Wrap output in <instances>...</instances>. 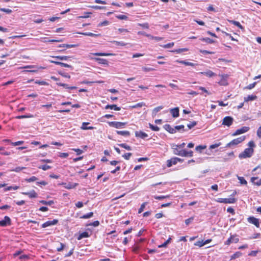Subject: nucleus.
<instances>
[{"mask_svg":"<svg viewBox=\"0 0 261 261\" xmlns=\"http://www.w3.org/2000/svg\"><path fill=\"white\" fill-rule=\"evenodd\" d=\"M173 153L181 156H193L192 151H186L184 149H179L178 148H174Z\"/></svg>","mask_w":261,"mask_h":261,"instance_id":"obj_1","label":"nucleus"},{"mask_svg":"<svg viewBox=\"0 0 261 261\" xmlns=\"http://www.w3.org/2000/svg\"><path fill=\"white\" fill-rule=\"evenodd\" d=\"M245 138V136H243L238 138L234 139L231 141H230L229 143H227L225 147H231L233 146H236L239 144L244 141Z\"/></svg>","mask_w":261,"mask_h":261,"instance_id":"obj_2","label":"nucleus"},{"mask_svg":"<svg viewBox=\"0 0 261 261\" xmlns=\"http://www.w3.org/2000/svg\"><path fill=\"white\" fill-rule=\"evenodd\" d=\"M253 152L254 150L253 148H246L243 152L239 154V157L240 159L250 158L252 155Z\"/></svg>","mask_w":261,"mask_h":261,"instance_id":"obj_3","label":"nucleus"},{"mask_svg":"<svg viewBox=\"0 0 261 261\" xmlns=\"http://www.w3.org/2000/svg\"><path fill=\"white\" fill-rule=\"evenodd\" d=\"M183 161L182 159L180 158L174 157L171 158L170 160H168L167 162V166L168 167H171L173 165H176L177 162H182Z\"/></svg>","mask_w":261,"mask_h":261,"instance_id":"obj_4","label":"nucleus"},{"mask_svg":"<svg viewBox=\"0 0 261 261\" xmlns=\"http://www.w3.org/2000/svg\"><path fill=\"white\" fill-rule=\"evenodd\" d=\"M109 125L116 128H121L124 127L126 122L112 121L109 122Z\"/></svg>","mask_w":261,"mask_h":261,"instance_id":"obj_5","label":"nucleus"},{"mask_svg":"<svg viewBox=\"0 0 261 261\" xmlns=\"http://www.w3.org/2000/svg\"><path fill=\"white\" fill-rule=\"evenodd\" d=\"M216 201L219 203H234L237 200L234 198L231 197L229 198H218Z\"/></svg>","mask_w":261,"mask_h":261,"instance_id":"obj_6","label":"nucleus"},{"mask_svg":"<svg viewBox=\"0 0 261 261\" xmlns=\"http://www.w3.org/2000/svg\"><path fill=\"white\" fill-rule=\"evenodd\" d=\"M233 121V119L232 117L230 116H226L223 118L222 124L229 127L232 125Z\"/></svg>","mask_w":261,"mask_h":261,"instance_id":"obj_7","label":"nucleus"},{"mask_svg":"<svg viewBox=\"0 0 261 261\" xmlns=\"http://www.w3.org/2000/svg\"><path fill=\"white\" fill-rule=\"evenodd\" d=\"M249 130L248 126H243L240 129H238L234 133L232 134V136H236L245 133L247 132Z\"/></svg>","mask_w":261,"mask_h":261,"instance_id":"obj_8","label":"nucleus"},{"mask_svg":"<svg viewBox=\"0 0 261 261\" xmlns=\"http://www.w3.org/2000/svg\"><path fill=\"white\" fill-rule=\"evenodd\" d=\"M11 219L8 216H5L4 220L0 221V226L5 227L11 225Z\"/></svg>","mask_w":261,"mask_h":261,"instance_id":"obj_9","label":"nucleus"},{"mask_svg":"<svg viewBox=\"0 0 261 261\" xmlns=\"http://www.w3.org/2000/svg\"><path fill=\"white\" fill-rule=\"evenodd\" d=\"M58 222V220L57 219H54L52 221H48L42 224L41 227L42 228H45L51 225H55L57 224Z\"/></svg>","mask_w":261,"mask_h":261,"instance_id":"obj_10","label":"nucleus"},{"mask_svg":"<svg viewBox=\"0 0 261 261\" xmlns=\"http://www.w3.org/2000/svg\"><path fill=\"white\" fill-rule=\"evenodd\" d=\"M248 222L254 224L257 227L259 226V220L254 217H249L248 218Z\"/></svg>","mask_w":261,"mask_h":261,"instance_id":"obj_11","label":"nucleus"},{"mask_svg":"<svg viewBox=\"0 0 261 261\" xmlns=\"http://www.w3.org/2000/svg\"><path fill=\"white\" fill-rule=\"evenodd\" d=\"M221 76V81L218 83L219 84L222 86H227L228 85V83L227 82V79L228 78L227 74H222L219 75Z\"/></svg>","mask_w":261,"mask_h":261,"instance_id":"obj_12","label":"nucleus"},{"mask_svg":"<svg viewBox=\"0 0 261 261\" xmlns=\"http://www.w3.org/2000/svg\"><path fill=\"white\" fill-rule=\"evenodd\" d=\"M21 194L24 195H27L31 198H36L37 197V194L34 190H32L30 192H22Z\"/></svg>","mask_w":261,"mask_h":261,"instance_id":"obj_13","label":"nucleus"},{"mask_svg":"<svg viewBox=\"0 0 261 261\" xmlns=\"http://www.w3.org/2000/svg\"><path fill=\"white\" fill-rule=\"evenodd\" d=\"M179 109L178 107L171 109L170 110V112L171 114L172 117L174 118H176L179 116Z\"/></svg>","mask_w":261,"mask_h":261,"instance_id":"obj_14","label":"nucleus"},{"mask_svg":"<svg viewBox=\"0 0 261 261\" xmlns=\"http://www.w3.org/2000/svg\"><path fill=\"white\" fill-rule=\"evenodd\" d=\"M164 128L167 131H168L170 134H174L176 133L175 129L171 126V125L169 124H166L164 125Z\"/></svg>","mask_w":261,"mask_h":261,"instance_id":"obj_15","label":"nucleus"},{"mask_svg":"<svg viewBox=\"0 0 261 261\" xmlns=\"http://www.w3.org/2000/svg\"><path fill=\"white\" fill-rule=\"evenodd\" d=\"M135 136L142 139H145L148 137V135L142 131H137L135 132Z\"/></svg>","mask_w":261,"mask_h":261,"instance_id":"obj_16","label":"nucleus"},{"mask_svg":"<svg viewBox=\"0 0 261 261\" xmlns=\"http://www.w3.org/2000/svg\"><path fill=\"white\" fill-rule=\"evenodd\" d=\"M106 109H111L115 111H120L121 110L120 107H117L116 105H108L105 107Z\"/></svg>","mask_w":261,"mask_h":261,"instance_id":"obj_17","label":"nucleus"},{"mask_svg":"<svg viewBox=\"0 0 261 261\" xmlns=\"http://www.w3.org/2000/svg\"><path fill=\"white\" fill-rule=\"evenodd\" d=\"M200 74L204 75L208 77H212L216 75V74L211 70H207L204 72H201Z\"/></svg>","mask_w":261,"mask_h":261,"instance_id":"obj_18","label":"nucleus"},{"mask_svg":"<svg viewBox=\"0 0 261 261\" xmlns=\"http://www.w3.org/2000/svg\"><path fill=\"white\" fill-rule=\"evenodd\" d=\"M257 99V96L253 95H249L244 98L245 101L254 100Z\"/></svg>","mask_w":261,"mask_h":261,"instance_id":"obj_19","label":"nucleus"},{"mask_svg":"<svg viewBox=\"0 0 261 261\" xmlns=\"http://www.w3.org/2000/svg\"><path fill=\"white\" fill-rule=\"evenodd\" d=\"M89 122H83L82 123V125L81 126V129H83V130H88V129H90V130H92V129H94V127L93 126H89V127H87V125L88 124H89Z\"/></svg>","mask_w":261,"mask_h":261,"instance_id":"obj_20","label":"nucleus"},{"mask_svg":"<svg viewBox=\"0 0 261 261\" xmlns=\"http://www.w3.org/2000/svg\"><path fill=\"white\" fill-rule=\"evenodd\" d=\"M116 133L118 135H122L123 136H129L130 135L129 132L127 130H116Z\"/></svg>","mask_w":261,"mask_h":261,"instance_id":"obj_21","label":"nucleus"},{"mask_svg":"<svg viewBox=\"0 0 261 261\" xmlns=\"http://www.w3.org/2000/svg\"><path fill=\"white\" fill-rule=\"evenodd\" d=\"M89 237V233L88 232L85 231L79 234V236L77 237V240H80L82 239L83 238H88Z\"/></svg>","mask_w":261,"mask_h":261,"instance_id":"obj_22","label":"nucleus"},{"mask_svg":"<svg viewBox=\"0 0 261 261\" xmlns=\"http://www.w3.org/2000/svg\"><path fill=\"white\" fill-rule=\"evenodd\" d=\"M200 40L208 44H212L215 42V41L214 40L210 38H202L200 39Z\"/></svg>","mask_w":261,"mask_h":261,"instance_id":"obj_23","label":"nucleus"},{"mask_svg":"<svg viewBox=\"0 0 261 261\" xmlns=\"http://www.w3.org/2000/svg\"><path fill=\"white\" fill-rule=\"evenodd\" d=\"M242 255V253L238 251L236 252L235 253H234L233 255H232L230 256V259H234L236 258L240 257Z\"/></svg>","mask_w":261,"mask_h":261,"instance_id":"obj_24","label":"nucleus"},{"mask_svg":"<svg viewBox=\"0 0 261 261\" xmlns=\"http://www.w3.org/2000/svg\"><path fill=\"white\" fill-rule=\"evenodd\" d=\"M95 59L99 64H108V61L106 59H102V58H95Z\"/></svg>","mask_w":261,"mask_h":261,"instance_id":"obj_25","label":"nucleus"},{"mask_svg":"<svg viewBox=\"0 0 261 261\" xmlns=\"http://www.w3.org/2000/svg\"><path fill=\"white\" fill-rule=\"evenodd\" d=\"M163 109V106H159L155 108L152 111V115L153 116H155L158 112Z\"/></svg>","mask_w":261,"mask_h":261,"instance_id":"obj_26","label":"nucleus"},{"mask_svg":"<svg viewBox=\"0 0 261 261\" xmlns=\"http://www.w3.org/2000/svg\"><path fill=\"white\" fill-rule=\"evenodd\" d=\"M229 22L235 25L236 26L238 27V28L242 30L244 29L243 26L240 24V23L239 21H237L235 20H229Z\"/></svg>","mask_w":261,"mask_h":261,"instance_id":"obj_27","label":"nucleus"},{"mask_svg":"<svg viewBox=\"0 0 261 261\" xmlns=\"http://www.w3.org/2000/svg\"><path fill=\"white\" fill-rule=\"evenodd\" d=\"M185 143H182L179 145L173 144L172 145V148L173 149V150H174V148H178L179 149H180L183 148L185 147Z\"/></svg>","mask_w":261,"mask_h":261,"instance_id":"obj_28","label":"nucleus"},{"mask_svg":"<svg viewBox=\"0 0 261 261\" xmlns=\"http://www.w3.org/2000/svg\"><path fill=\"white\" fill-rule=\"evenodd\" d=\"M39 202L43 204L47 205H51L52 204H54V201L53 200H49L48 201L45 200H40Z\"/></svg>","mask_w":261,"mask_h":261,"instance_id":"obj_29","label":"nucleus"},{"mask_svg":"<svg viewBox=\"0 0 261 261\" xmlns=\"http://www.w3.org/2000/svg\"><path fill=\"white\" fill-rule=\"evenodd\" d=\"M53 58L59 59L60 60H67L68 59L70 58L69 56H55L53 57Z\"/></svg>","mask_w":261,"mask_h":261,"instance_id":"obj_30","label":"nucleus"},{"mask_svg":"<svg viewBox=\"0 0 261 261\" xmlns=\"http://www.w3.org/2000/svg\"><path fill=\"white\" fill-rule=\"evenodd\" d=\"M185 126L184 125H177L174 127V128L175 129L176 132L179 131L183 132L185 131L186 130L184 129Z\"/></svg>","mask_w":261,"mask_h":261,"instance_id":"obj_31","label":"nucleus"},{"mask_svg":"<svg viewBox=\"0 0 261 261\" xmlns=\"http://www.w3.org/2000/svg\"><path fill=\"white\" fill-rule=\"evenodd\" d=\"M76 46H77V45H76V44H60L59 45V47H66V48H72V47H75Z\"/></svg>","mask_w":261,"mask_h":261,"instance_id":"obj_32","label":"nucleus"},{"mask_svg":"<svg viewBox=\"0 0 261 261\" xmlns=\"http://www.w3.org/2000/svg\"><path fill=\"white\" fill-rule=\"evenodd\" d=\"M177 62H178L181 64H184L186 66H195V64L191 63V62L186 61H177Z\"/></svg>","mask_w":261,"mask_h":261,"instance_id":"obj_33","label":"nucleus"},{"mask_svg":"<svg viewBox=\"0 0 261 261\" xmlns=\"http://www.w3.org/2000/svg\"><path fill=\"white\" fill-rule=\"evenodd\" d=\"M94 56H110L112 55V54L103 53H95L92 54Z\"/></svg>","mask_w":261,"mask_h":261,"instance_id":"obj_34","label":"nucleus"},{"mask_svg":"<svg viewBox=\"0 0 261 261\" xmlns=\"http://www.w3.org/2000/svg\"><path fill=\"white\" fill-rule=\"evenodd\" d=\"M93 216V212H90L88 214H86L85 215H84L83 216L81 217V218L82 219H88L90 218H91Z\"/></svg>","mask_w":261,"mask_h":261,"instance_id":"obj_35","label":"nucleus"},{"mask_svg":"<svg viewBox=\"0 0 261 261\" xmlns=\"http://www.w3.org/2000/svg\"><path fill=\"white\" fill-rule=\"evenodd\" d=\"M118 145L123 148H125V149H126L127 150H132L131 147L125 143L119 144Z\"/></svg>","mask_w":261,"mask_h":261,"instance_id":"obj_36","label":"nucleus"},{"mask_svg":"<svg viewBox=\"0 0 261 261\" xmlns=\"http://www.w3.org/2000/svg\"><path fill=\"white\" fill-rule=\"evenodd\" d=\"M82 34L85 35V36H88L90 37H96L99 36L98 34H95L91 32H85V33H82Z\"/></svg>","mask_w":261,"mask_h":261,"instance_id":"obj_37","label":"nucleus"},{"mask_svg":"<svg viewBox=\"0 0 261 261\" xmlns=\"http://www.w3.org/2000/svg\"><path fill=\"white\" fill-rule=\"evenodd\" d=\"M238 179L239 180L240 182L242 185H247V181L243 177L237 176Z\"/></svg>","mask_w":261,"mask_h":261,"instance_id":"obj_38","label":"nucleus"},{"mask_svg":"<svg viewBox=\"0 0 261 261\" xmlns=\"http://www.w3.org/2000/svg\"><path fill=\"white\" fill-rule=\"evenodd\" d=\"M37 180H38V178L36 176H33L29 178H27L25 179V180L26 181H27L28 182H33V181H36Z\"/></svg>","mask_w":261,"mask_h":261,"instance_id":"obj_39","label":"nucleus"},{"mask_svg":"<svg viewBox=\"0 0 261 261\" xmlns=\"http://www.w3.org/2000/svg\"><path fill=\"white\" fill-rule=\"evenodd\" d=\"M78 185V184L74 183L73 184H69L67 186H65V188L67 189H71L75 188Z\"/></svg>","mask_w":261,"mask_h":261,"instance_id":"obj_40","label":"nucleus"},{"mask_svg":"<svg viewBox=\"0 0 261 261\" xmlns=\"http://www.w3.org/2000/svg\"><path fill=\"white\" fill-rule=\"evenodd\" d=\"M230 238H232L231 240V243H237L239 241V239L237 237V236H231Z\"/></svg>","mask_w":261,"mask_h":261,"instance_id":"obj_41","label":"nucleus"},{"mask_svg":"<svg viewBox=\"0 0 261 261\" xmlns=\"http://www.w3.org/2000/svg\"><path fill=\"white\" fill-rule=\"evenodd\" d=\"M149 128H151L153 131H159L160 130V128L157 126H154L151 123H149Z\"/></svg>","mask_w":261,"mask_h":261,"instance_id":"obj_42","label":"nucleus"},{"mask_svg":"<svg viewBox=\"0 0 261 261\" xmlns=\"http://www.w3.org/2000/svg\"><path fill=\"white\" fill-rule=\"evenodd\" d=\"M142 70L144 72H149L150 71L154 70V69L150 67H148L146 66H143L142 67Z\"/></svg>","mask_w":261,"mask_h":261,"instance_id":"obj_43","label":"nucleus"},{"mask_svg":"<svg viewBox=\"0 0 261 261\" xmlns=\"http://www.w3.org/2000/svg\"><path fill=\"white\" fill-rule=\"evenodd\" d=\"M194 245L195 246H199V247H202V246H203L204 245V242H203V240L198 241L194 243Z\"/></svg>","mask_w":261,"mask_h":261,"instance_id":"obj_44","label":"nucleus"},{"mask_svg":"<svg viewBox=\"0 0 261 261\" xmlns=\"http://www.w3.org/2000/svg\"><path fill=\"white\" fill-rule=\"evenodd\" d=\"M205 148H206V146L205 145H198L196 147L195 149L197 151L201 152L202 150H203Z\"/></svg>","mask_w":261,"mask_h":261,"instance_id":"obj_45","label":"nucleus"},{"mask_svg":"<svg viewBox=\"0 0 261 261\" xmlns=\"http://www.w3.org/2000/svg\"><path fill=\"white\" fill-rule=\"evenodd\" d=\"M39 169H41L44 171L47 170L51 168V167L50 166L47 165H43L42 166H41L38 167Z\"/></svg>","mask_w":261,"mask_h":261,"instance_id":"obj_46","label":"nucleus"},{"mask_svg":"<svg viewBox=\"0 0 261 261\" xmlns=\"http://www.w3.org/2000/svg\"><path fill=\"white\" fill-rule=\"evenodd\" d=\"M18 188H19V187L17 186H9V187H8L7 188H6L5 190L6 191H10V190H17Z\"/></svg>","mask_w":261,"mask_h":261,"instance_id":"obj_47","label":"nucleus"},{"mask_svg":"<svg viewBox=\"0 0 261 261\" xmlns=\"http://www.w3.org/2000/svg\"><path fill=\"white\" fill-rule=\"evenodd\" d=\"M169 196L168 195H167V196H156V195H155L153 196L154 198L155 199H157V200H162V199H164L166 198H167V197H169Z\"/></svg>","mask_w":261,"mask_h":261,"instance_id":"obj_48","label":"nucleus"},{"mask_svg":"<svg viewBox=\"0 0 261 261\" xmlns=\"http://www.w3.org/2000/svg\"><path fill=\"white\" fill-rule=\"evenodd\" d=\"M24 169H25V167H17L15 168V169L11 170V171H14V172H19L21 171L22 170H23Z\"/></svg>","mask_w":261,"mask_h":261,"instance_id":"obj_49","label":"nucleus"},{"mask_svg":"<svg viewBox=\"0 0 261 261\" xmlns=\"http://www.w3.org/2000/svg\"><path fill=\"white\" fill-rule=\"evenodd\" d=\"M221 145V142H219V143H215L214 144H212V145L210 146V149H213L216 148L220 146Z\"/></svg>","mask_w":261,"mask_h":261,"instance_id":"obj_50","label":"nucleus"},{"mask_svg":"<svg viewBox=\"0 0 261 261\" xmlns=\"http://www.w3.org/2000/svg\"><path fill=\"white\" fill-rule=\"evenodd\" d=\"M35 83L36 84H37L39 85H48V83L45 81H39V80H36Z\"/></svg>","mask_w":261,"mask_h":261,"instance_id":"obj_51","label":"nucleus"},{"mask_svg":"<svg viewBox=\"0 0 261 261\" xmlns=\"http://www.w3.org/2000/svg\"><path fill=\"white\" fill-rule=\"evenodd\" d=\"M112 42L116 44L117 45H120V46H125L127 43H124L123 41H114Z\"/></svg>","mask_w":261,"mask_h":261,"instance_id":"obj_52","label":"nucleus"},{"mask_svg":"<svg viewBox=\"0 0 261 261\" xmlns=\"http://www.w3.org/2000/svg\"><path fill=\"white\" fill-rule=\"evenodd\" d=\"M31 117H33V116L31 115H24L18 116L16 117V118L20 119H23V118H31Z\"/></svg>","mask_w":261,"mask_h":261,"instance_id":"obj_53","label":"nucleus"},{"mask_svg":"<svg viewBox=\"0 0 261 261\" xmlns=\"http://www.w3.org/2000/svg\"><path fill=\"white\" fill-rule=\"evenodd\" d=\"M196 124H197V122L196 121H193V122H190L189 124H188L187 125V126H188V128L190 129H191L192 128H193V127H194Z\"/></svg>","mask_w":261,"mask_h":261,"instance_id":"obj_54","label":"nucleus"},{"mask_svg":"<svg viewBox=\"0 0 261 261\" xmlns=\"http://www.w3.org/2000/svg\"><path fill=\"white\" fill-rule=\"evenodd\" d=\"M146 204V202H144V203H143L141 204L140 208L138 210V213L140 214V213H141L143 211L144 208H145Z\"/></svg>","mask_w":261,"mask_h":261,"instance_id":"obj_55","label":"nucleus"},{"mask_svg":"<svg viewBox=\"0 0 261 261\" xmlns=\"http://www.w3.org/2000/svg\"><path fill=\"white\" fill-rule=\"evenodd\" d=\"M0 11L6 12L7 14H10L12 12V11L11 9H6V8H0Z\"/></svg>","mask_w":261,"mask_h":261,"instance_id":"obj_56","label":"nucleus"},{"mask_svg":"<svg viewBox=\"0 0 261 261\" xmlns=\"http://www.w3.org/2000/svg\"><path fill=\"white\" fill-rule=\"evenodd\" d=\"M144 106H145V103L142 102L138 103L136 104L135 105L132 106V108H140V107H142Z\"/></svg>","mask_w":261,"mask_h":261,"instance_id":"obj_57","label":"nucleus"},{"mask_svg":"<svg viewBox=\"0 0 261 261\" xmlns=\"http://www.w3.org/2000/svg\"><path fill=\"white\" fill-rule=\"evenodd\" d=\"M109 24V21L108 20H105L98 24V27L107 26Z\"/></svg>","mask_w":261,"mask_h":261,"instance_id":"obj_58","label":"nucleus"},{"mask_svg":"<svg viewBox=\"0 0 261 261\" xmlns=\"http://www.w3.org/2000/svg\"><path fill=\"white\" fill-rule=\"evenodd\" d=\"M256 82H254L253 83L250 84L246 87L245 88L247 89H253L256 85Z\"/></svg>","mask_w":261,"mask_h":261,"instance_id":"obj_59","label":"nucleus"},{"mask_svg":"<svg viewBox=\"0 0 261 261\" xmlns=\"http://www.w3.org/2000/svg\"><path fill=\"white\" fill-rule=\"evenodd\" d=\"M132 153H130V152H128V153H125L124 154H123L122 155V156L125 159V160H129L130 157L132 156Z\"/></svg>","mask_w":261,"mask_h":261,"instance_id":"obj_60","label":"nucleus"},{"mask_svg":"<svg viewBox=\"0 0 261 261\" xmlns=\"http://www.w3.org/2000/svg\"><path fill=\"white\" fill-rule=\"evenodd\" d=\"M173 45H174V43L171 42V43H169L164 45L163 46V47L165 48H171L172 47H173Z\"/></svg>","mask_w":261,"mask_h":261,"instance_id":"obj_61","label":"nucleus"},{"mask_svg":"<svg viewBox=\"0 0 261 261\" xmlns=\"http://www.w3.org/2000/svg\"><path fill=\"white\" fill-rule=\"evenodd\" d=\"M116 17L120 20H126L127 18V17L124 15H119L116 16Z\"/></svg>","mask_w":261,"mask_h":261,"instance_id":"obj_62","label":"nucleus"},{"mask_svg":"<svg viewBox=\"0 0 261 261\" xmlns=\"http://www.w3.org/2000/svg\"><path fill=\"white\" fill-rule=\"evenodd\" d=\"M138 25L142 27L143 28L148 29L149 28V24L147 22L144 23H138Z\"/></svg>","mask_w":261,"mask_h":261,"instance_id":"obj_63","label":"nucleus"},{"mask_svg":"<svg viewBox=\"0 0 261 261\" xmlns=\"http://www.w3.org/2000/svg\"><path fill=\"white\" fill-rule=\"evenodd\" d=\"M199 89L202 91V92L206 93L207 95H210L211 93H210L204 87H199Z\"/></svg>","mask_w":261,"mask_h":261,"instance_id":"obj_64","label":"nucleus"}]
</instances>
